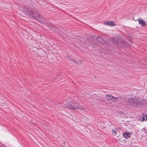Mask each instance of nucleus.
I'll return each instance as SVG.
<instances>
[{"label":"nucleus","mask_w":147,"mask_h":147,"mask_svg":"<svg viewBox=\"0 0 147 147\" xmlns=\"http://www.w3.org/2000/svg\"><path fill=\"white\" fill-rule=\"evenodd\" d=\"M147 120V115L146 114H143V119L142 121H146Z\"/></svg>","instance_id":"nucleus-8"},{"label":"nucleus","mask_w":147,"mask_h":147,"mask_svg":"<svg viewBox=\"0 0 147 147\" xmlns=\"http://www.w3.org/2000/svg\"><path fill=\"white\" fill-rule=\"evenodd\" d=\"M65 107L69 109L73 110L76 109H83L79 104L77 103H73L70 99H69V100H66L65 103Z\"/></svg>","instance_id":"nucleus-1"},{"label":"nucleus","mask_w":147,"mask_h":147,"mask_svg":"<svg viewBox=\"0 0 147 147\" xmlns=\"http://www.w3.org/2000/svg\"><path fill=\"white\" fill-rule=\"evenodd\" d=\"M117 130H113V135H116V133L117 132Z\"/></svg>","instance_id":"nucleus-9"},{"label":"nucleus","mask_w":147,"mask_h":147,"mask_svg":"<svg viewBox=\"0 0 147 147\" xmlns=\"http://www.w3.org/2000/svg\"><path fill=\"white\" fill-rule=\"evenodd\" d=\"M68 59H69V60H71V58H70V57H69V58H68Z\"/></svg>","instance_id":"nucleus-11"},{"label":"nucleus","mask_w":147,"mask_h":147,"mask_svg":"<svg viewBox=\"0 0 147 147\" xmlns=\"http://www.w3.org/2000/svg\"><path fill=\"white\" fill-rule=\"evenodd\" d=\"M0 103L1 104L0 105L1 106H3V105H5V103H1L0 102Z\"/></svg>","instance_id":"nucleus-10"},{"label":"nucleus","mask_w":147,"mask_h":147,"mask_svg":"<svg viewBox=\"0 0 147 147\" xmlns=\"http://www.w3.org/2000/svg\"><path fill=\"white\" fill-rule=\"evenodd\" d=\"M131 134L129 132H124L123 133V136L126 139L129 138Z\"/></svg>","instance_id":"nucleus-7"},{"label":"nucleus","mask_w":147,"mask_h":147,"mask_svg":"<svg viewBox=\"0 0 147 147\" xmlns=\"http://www.w3.org/2000/svg\"><path fill=\"white\" fill-rule=\"evenodd\" d=\"M104 24L105 25H107L113 26H115L116 24L113 21H107L104 22Z\"/></svg>","instance_id":"nucleus-5"},{"label":"nucleus","mask_w":147,"mask_h":147,"mask_svg":"<svg viewBox=\"0 0 147 147\" xmlns=\"http://www.w3.org/2000/svg\"><path fill=\"white\" fill-rule=\"evenodd\" d=\"M115 42H116H116H114L115 43Z\"/></svg>","instance_id":"nucleus-13"},{"label":"nucleus","mask_w":147,"mask_h":147,"mask_svg":"<svg viewBox=\"0 0 147 147\" xmlns=\"http://www.w3.org/2000/svg\"><path fill=\"white\" fill-rule=\"evenodd\" d=\"M115 43L117 45L121 47H125L126 46L127 44L125 42L120 39H118L116 40V42H115Z\"/></svg>","instance_id":"nucleus-3"},{"label":"nucleus","mask_w":147,"mask_h":147,"mask_svg":"<svg viewBox=\"0 0 147 147\" xmlns=\"http://www.w3.org/2000/svg\"><path fill=\"white\" fill-rule=\"evenodd\" d=\"M121 139H120V138H119V141H121Z\"/></svg>","instance_id":"nucleus-12"},{"label":"nucleus","mask_w":147,"mask_h":147,"mask_svg":"<svg viewBox=\"0 0 147 147\" xmlns=\"http://www.w3.org/2000/svg\"><path fill=\"white\" fill-rule=\"evenodd\" d=\"M129 102L130 103L136 106L142 104V103L143 100L139 98H137V99L131 98L129 99Z\"/></svg>","instance_id":"nucleus-2"},{"label":"nucleus","mask_w":147,"mask_h":147,"mask_svg":"<svg viewBox=\"0 0 147 147\" xmlns=\"http://www.w3.org/2000/svg\"><path fill=\"white\" fill-rule=\"evenodd\" d=\"M105 97L108 100L110 99L114 100L115 101L118 99L117 97H115L111 94H107L105 96Z\"/></svg>","instance_id":"nucleus-4"},{"label":"nucleus","mask_w":147,"mask_h":147,"mask_svg":"<svg viewBox=\"0 0 147 147\" xmlns=\"http://www.w3.org/2000/svg\"><path fill=\"white\" fill-rule=\"evenodd\" d=\"M137 21H138L139 24L142 26H144L146 24V22L141 18H139L137 19Z\"/></svg>","instance_id":"nucleus-6"}]
</instances>
